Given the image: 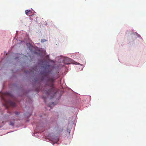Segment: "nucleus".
Here are the masks:
<instances>
[{"mask_svg": "<svg viewBox=\"0 0 146 146\" xmlns=\"http://www.w3.org/2000/svg\"><path fill=\"white\" fill-rule=\"evenodd\" d=\"M5 101V103L4 104V105L6 107V109H8V107L7 105H9L11 106L14 107L16 106L15 102H12L10 100H9L8 101H7L4 99H3Z\"/></svg>", "mask_w": 146, "mask_h": 146, "instance_id": "2", "label": "nucleus"}, {"mask_svg": "<svg viewBox=\"0 0 146 146\" xmlns=\"http://www.w3.org/2000/svg\"><path fill=\"white\" fill-rule=\"evenodd\" d=\"M66 60H70V58H68L67 59H66Z\"/></svg>", "mask_w": 146, "mask_h": 146, "instance_id": "10", "label": "nucleus"}, {"mask_svg": "<svg viewBox=\"0 0 146 146\" xmlns=\"http://www.w3.org/2000/svg\"><path fill=\"white\" fill-rule=\"evenodd\" d=\"M54 102H52V104H54Z\"/></svg>", "mask_w": 146, "mask_h": 146, "instance_id": "11", "label": "nucleus"}, {"mask_svg": "<svg viewBox=\"0 0 146 146\" xmlns=\"http://www.w3.org/2000/svg\"><path fill=\"white\" fill-rule=\"evenodd\" d=\"M59 138L58 137H56L55 138H54L53 139V141H54L56 142V143H57V142H58L59 141Z\"/></svg>", "mask_w": 146, "mask_h": 146, "instance_id": "4", "label": "nucleus"}, {"mask_svg": "<svg viewBox=\"0 0 146 146\" xmlns=\"http://www.w3.org/2000/svg\"><path fill=\"white\" fill-rule=\"evenodd\" d=\"M14 123L13 122H10V124H9V125H11L12 126H13L14 125Z\"/></svg>", "mask_w": 146, "mask_h": 146, "instance_id": "5", "label": "nucleus"}, {"mask_svg": "<svg viewBox=\"0 0 146 146\" xmlns=\"http://www.w3.org/2000/svg\"><path fill=\"white\" fill-rule=\"evenodd\" d=\"M7 95H8V93H7Z\"/></svg>", "mask_w": 146, "mask_h": 146, "instance_id": "14", "label": "nucleus"}, {"mask_svg": "<svg viewBox=\"0 0 146 146\" xmlns=\"http://www.w3.org/2000/svg\"><path fill=\"white\" fill-rule=\"evenodd\" d=\"M44 98V100L45 99V98Z\"/></svg>", "mask_w": 146, "mask_h": 146, "instance_id": "13", "label": "nucleus"}, {"mask_svg": "<svg viewBox=\"0 0 146 146\" xmlns=\"http://www.w3.org/2000/svg\"><path fill=\"white\" fill-rule=\"evenodd\" d=\"M63 129H61L60 130H59V132H62L63 131Z\"/></svg>", "mask_w": 146, "mask_h": 146, "instance_id": "8", "label": "nucleus"}, {"mask_svg": "<svg viewBox=\"0 0 146 146\" xmlns=\"http://www.w3.org/2000/svg\"><path fill=\"white\" fill-rule=\"evenodd\" d=\"M25 14L27 15H28L32 13V11L30 10H27L25 11Z\"/></svg>", "mask_w": 146, "mask_h": 146, "instance_id": "3", "label": "nucleus"}, {"mask_svg": "<svg viewBox=\"0 0 146 146\" xmlns=\"http://www.w3.org/2000/svg\"><path fill=\"white\" fill-rule=\"evenodd\" d=\"M48 82H50V83H49L48 82L46 85L50 87L49 90H45L44 91L43 93H45L46 95L48 96V95H50L51 94H54V95L56 94V93L54 92V88L53 87V82L54 81V79L53 78H49L48 80Z\"/></svg>", "mask_w": 146, "mask_h": 146, "instance_id": "1", "label": "nucleus"}, {"mask_svg": "<svg viewBox=\"0 0 146 146\" xmlns=\"http://www.w3.org/2000/svg\"><path fill=\"white\" fill-rule=\"evenodd\" d=\"M46 41L45 39H42L41 40V42H44Z\"/></svg>", "mask_w": 146, "mask_h": 146, "instance_id": "7", "label": "nucleus"}, {"mask_svg": "<svg viewBox=\"0 0 146 146\" xmlns=\"http://www.w3.org/2000/svg\"><path fill=\"white\" fill-rule=\"evenodd\" d=\"M65 64H70V63H69V62H68V63H65Z\"/></svg>", "mask_w": 146, "mask_h": 146, "instance_id": "9", "label": "nucleus"}, {"mask_svg": "<svg viewBox=\"0 0 146 146\" xmlns=\"http://www.w3.org/2000/svg\"><path fill=\"white\" fill-rule=\"evenodd\" d=\"M20 113L18 111H16L15 114L16 115H19Z\"/></svg>", "mask_w": 146, "mask_h": 146, "instance_id": "6", "label": "nucleus"}, {"mask_svg": "<svg viewBox=\"0 0 146 146\" xmlns=\"http://www.w3.org/2000/svg\"><path fill=\"white\" fill-rule=\"evenodd\" d=\"M52 98H53V97H52L51 98V99H52Z\"/></svg>", "mask_w": 146, "mask_h": 146, "instance_id": "12", "label": "nucleus"}]
</instances>
